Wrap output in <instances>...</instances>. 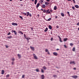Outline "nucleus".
<instances>
[{"instance_id": "nucleus-48", "label": "nucleus", "mask_w": 79, "mask_h": 79, "mask_svg": "<svg viewBox=\"0 0 79 79\" xmlns=\"http://www.w3.org/2000/svg\"><path fill=\"white\" fill-rule=\"evenodd\" d=\"M48 55H50V52H49V51L48 52Z\"/></svg>"}, {"instance_id": "nucleus-15", "label": "nucleus", "mask_w": 79, "mask_h": 79, "mask_svg": "<svg viewBox=\"0 0 79 79\" xmlns=\"http://www.w3.org/2000/svg\"><path fill=\"white\" fill-rule=\"evenodd\" d=\"M61 15L62 16H63V17H64V14L63 13H61Z\"/></svg>"}, {"instance_id": "nucleus-30", "label": "nucleus", "mask_w": 79, "mask_h": 79, "mask_svg": "<svg viewBox=\"0 0 79 79\" xmlns=\"http://www.w3.org/2000/svg\"><path fill=\"white\" fill-rule=\"evenodd\" d=\"M12 37V36H8L7 37V38H8V39H11Z\"/></svg>"}, {"instance_id": "nucleus-36", "label": "nucleus", "mask_w": 79, "mask_h": 79, "mask_svg": "<svg viewBox=\"0 0 79 79\" xmlns=\"http://www.w3.org/2000/svg\"><path fill=\"white\" fill-rule=\"evenodd\" d=\"M72 9H73V10H75V7L74 6H73L72 7Z\"/></svg>"}, {"instance_id": "nucleus-22", "label": "nucleus", "mask_w": 79, "mask_h": 79, "mask_svg": "<svg viewBox=\"0 0 79 79\" xmlns=\"http://www.w3.org/2000/svg\"><path fill=\"white\" fill-rule=\"evenodd\" d=\"M68 40V38H67L64 39V41H66V40Z\"/></svg>"}, {"instance_id": "nucleus-29", "label": "nucleus", "mask_w": 79, "mask_h": 79, "mask_svg": "<svg viewBox=\"0 0 79 79\" xmlns=\"http://www.w3.org/2000/svg\"><path fill=\"white\" fill-rule=\"evenodd\" d=\"M45 4H46V5H48L49 4V3H48V2H45Z\"/></svg>"}, {"instance_id": "nucleus-21", "label": "nucleus", "mask_w": 79, "mask_h": 79, "mask_svg": "<svg viewBox=\"0 0 79 79\" xmlns=\"http://www.w3.org/2000/svg\"><path fill=\"white\" fill-rule=\"evenodd\" d=\"M18 57H19V58H21V55H20V54H18Z\"/></svg>"}, {"instance_id": "nucleus-50", "label": "nucleus", "mask_w": 79, "mask_h": 79, "mask_svg": "<svg viewBox=\"0 0 79 79\" xmlns=\"http://www.w3.org/2000/svg\"><path fill=\"white\" fill-rule=\"evenodd\" d=\"M77 26H79V22H78V23H77Z\"/></svg>"}, {"instance_id": "nucleus-47", "label": "nucleus", "mask_w": 79, "mask_h": 79, "mask_svg": "<svg viewBox=\"0 0 79 79\" xmlns=\"http://www.w3.org/2000/svg\"><path fill=\"white\" fill-rule=\"evenodd\" d=\"M15 30L13 31V30H12L11 31V32H12V33H13V32H15Z\"/></svg>"}, {"instance_id": "nucleus-58", "label": "nucleus", "mask_w": 79, "mask_h": 79, "mask_svg": "<svg viewBox=\"0 0 79 79\" xmlns=\"http://www.w3.org/2000/svg\"><path fill=\"white\" fill-rule=\"evenodd\" d=\"M37 16H38V17H39V14Z\"/></svg>"}, {"instance_id": "nucleus-53", "label": "nucleus", "mask_w": 79, "mask_h": 79, "mask_svg": "<svg viewBox=\"0 0 79 79\" xmlns=\"http://www.w3.org/2000/svg\"><path fill=\"white\" fill-rule=\"evenodd\" d=\"M67 14H69V12H67Z\"/></svg>"}, {"instance_id": "nucleus-5", "label": "nucleus", "mask_w": 79, "mask_h": 79, "mask_svg": "<svg viewBox=\"0 0 79 79\" xmlns=\"http://www.w3.org/2000/svg\"><path fill=\"white\" fill-rule=\"evenodd\" d=\"M70 64H75V62L74 61H71L70 63Z\"/></svg>"}, {"instance_id": "nucleus-35", "label": "nucleus", "mask_w": 79, "mask_h": 79, "mask_svg": "<svg viewBox=\"0 0 79 79\" xmlns=\"http://www.w3.org/2000/svg\"><path fill=\"white\" fill-rule=\"evenodd\" d=\"M10 77V75L8 74L6 76V77Z\"/></svg>"}, {"instance_id": "nucleus-20", "label": "nucleus", "mask_w": 79, "mask_h": 79, "mask_svg": "<svg viewBox=\"0 0 79 79\" xmlns=\"http://www.w3.org/2000/svg\"><path fill=\"white\" fill-rule=\"evenodd\" d=\"M48 31V28L46 27L44 30V32H47Z\"/></svg>"}, {"instance_id": "nucleus-25", "label": "nucleus", "mask_w": 79, "mask_h": 79, "mask_svg": "<svg viewBox=\"0 0 79 79\" xmlns=\"http://www.w3.org/2000/svg\"><path fill=\"white\" fill-rule=\"evenodd\" d=\"M19 18L21 19L22 20H23V17L22 16H20L19 17Z\"/></svg>"}, {"instance_id": "nucleus-19", "label": "nucleus", "mask_w": 79, "mask_h": 79, "mask_svg": "<svg viewBox=\"0 0 79 79\" xmlns=\"http://www.w3.org/2000/svg\"><path fill=\"white\" fill-rule=\"evenodd\" d=\"M59 39H60V42H63V41L61 40V38H60V37H59Z\"/></svg>"}, {"instance_id": "nucleus-28", "label": "nucleus", "mask_w": 79, "mask_h": 79, "mask_svg": "<svg viewBox=\"0 0 79 79\" xmlns=\"http://www.w3.org/2000/svg\"><path fill=\"white\" fill-rule=\"evenodd\" d=\"M26 39H27V41H29V39H30V38H25Z\"/></svg>"}, {"instance_id": "nucleus-52", "label": "nucleus", "mask_w": 79, "mask_h": 79, "mask_svg": "<svg viewBox=\"0 0 79 79\" xmlns=\"http://www.w3.org/2000/svg\"><path fill=\"white\" fill-rule=\"evenodd\" d=\"M73 69H74V70H76V68H73Z\"/></svg>"}, {"instance_id": "nucleus-41", "label": "nucleus", "mask_w": 79, "mask_h": 79, "mask_svg": "<svg viewBox=\"0 0 79 79\" xmlns=\"http://www.w3.org/2000/svg\"><path fill=\"white\" fill-rule=\"evenodd\" d=\"M15 64V62H14V61H12V65H13V64Z\"/></svg>"}, {"instance_id": "nucleus-39", "label": "nucleus", "mask_w": 79, "mask_h": 79, "mask_svg": "<svg viewBox=\"0 0 79 79\" xmlns=\"http://www.w3.org/2000/svg\"><path fill=\"white\" fill-rule=\"evenodd\" d=\"M45 51L46 52H48V49H45Z\"/></svg>"}, {"instance_id": "nucleus-1", "label": "nucleus", "mask_w": 79, "mask_h": 79, "mask_svg": "<svg viewBox=\"0 0 79 79\" xmlns=\"http://www.w3.org/2000/svg\"><path fill=\"white\" fill-rule=\"evenodd\" d=\"M27 16H30V17L32 16V15H31V14H30L29 12H27Z\"/></svg>"}, {"instance_id": "nucleus-3", "label": "nucleus", "mask_w": 79, "mask_h": 79, "mask_svg": "<svg viewBox=\"0 0 79 79\" xmlns=\"http://www.w3.org/2000/svg\"><path fill=\"white\" fill-rule=\"evenodd\" d=\"M12 24L13 25V26H17L18 25L17 23H12Z\"/></svg>"}, {"instance_id": "nucleus-37", "label": "nucleus", "mask_w": 79, "mask_h": 79, "mask_svg": "<svg viewBox=\"0 0 79 79\" xmlns=\"http://www.w3.org/2000/svg\"><path fill=\"white\" fill-rule=\"evenodd\" d=\"M51 19H52V18H50L48 20V21H50L51 20Z\"/></svg>"}, {"instance_id": "nucleus-12", "label": "nucleus", "mask_w": 79, "mask_h": 79, "mask_svg": "<svg viewBox=\"0 0 79 79\" xmlns=\"http://www.w3.org/2000/svg\"><path fill=\"white\" fill-rule=\"evenodd\" d=\"M44 75H41V79H44Z\"/></svg>"}, {"instance_id": "nucleus-8", "label": "nucleus", "mask_w": 79, "mask_h": 79, "mask_svg": "<svg viewBox=\"0 0 79 79\" xmlns=\"http://www.w3.org/2000/svg\"><path fill=\"white\" fill-rule=\"evenodd\" d=\"M53 54L55 56H57L58 55V53H57L56 52H53Z\"/></svg>"}, {"instance_id": "nucleus-34", "label": "nucleus", "mask_w": 79, "mask_h": 79, "mask_svg": "<svg viewBox=\"0 0 79 79\" xmlns=\"http://www.w3.org/2000/svg\"><path fill=\"white\" fill-rule=\"evenodd\" d=\"M73 51L74 52V51H75V48H73L72 49Z\"/></svg>"}, {"instance_id": "nucleus-33", "label": "nucleus", "mask_w": 79, "mask_h": 79, "mask_svg": "<svg viewBox=\"0 0 79 79\" xmlns=\"http://www.w3.org/2000/svg\"><path fill=\"white\" fill-rule=\"evenodd\" d=\"M11 60H12V61H15V58H12L11 59Z\"/></svg>"}, {"instance_id": "nucleus-40", "label": "nucleus", "mask_w": 79, "mask_h": 79, "mask_svg": "<svg viewBox=\"0 0 79 79\" xmlns=\"http://www.w3.org/2000/svg\"><path fill=\"white\" fill-rule=\"evenodd\" d=\"M25 76V75H23L22 76V78H24V77Z\"/></svg>"}, {"instance_id": "nucleus-11", "label": "nucleus", "mask_w": 79, "mask_h": 79, "mask_svg": "<svg viewBox=\"0 0 79 79\" xmlns=\"http://www.w3.org/2000/svg\"><path fill=\"white\" fill-rule=\"evenodd\" d=\"M37 3V0H35L34 2L35 5H36Z\"/></svg>"}, {"instance_id": "nucleus-14", "label": "nucleus", "mask_w": 79, "mask_h": 79, "mask_svg": "<svg viewBox=\"0 0 79 79\" xmlns=\"http://www.w3.org/2000/svg\"><path fill=\"white\" fill-rule=\"evenodd\" d=\"M22 14L23 15H25V16L27 15V14L25 12H22Z\"/></svg>"}, {"instance_id": "nucleus-27", "label": "nucleus", "mask_w": 79, "mask_h": 79, "mask_svg": "<svg viewBox=\"0 0 79 79\" xmlns=\"http://www.w3.org/2000/svg\"><path fill=\"white\" fill-rule=\"evenodd\" d=\"M36 71L37 72H39V69H36Z\"/></svg>"}, {"instance_id": "nucleus-7", "label": "nucleus", "mask_w": 79, "mask_h": 79, "mask_svg": "<svg viewBox=\"0 0 79 79\" xmlns=\"http://www.w3.org/2000/svg\"><path fill=\"white\" fill-rule=\"evenodd\" d=\"M72 77L74 78V79H76L77 77V76H72Z\"/></svg>"}, {"instance_id": "nucleus-45", "label": "nucleus", "mask_w": 79, "mask_h": 79, "mask_svg": "<svg viewBox=\"0 0 79 79\" xmlns=\"http://www.w3.org/2000/svg\"><path fill=\"white\" fill-rule=\"evenodd\" d=\"M20 33H21V34H22V35L23 34V32H22V31H20L19 32Z\"/></svg>"}, {"instance_id": "nucleus-51", "label": "nucleus", "mask_w": 79, "mask_h": 79, "mask_svg": "<svg viewBox=\"0 0 79 79\" xmlns=\"http://www.w3.org/2000/svg\"><path fill=\"white\" fill-rule=\"evenodd\" d=\"M58 27H59L58 26H56V28H57V29H58Z\"/></svg>"}, {"instance_id": "nucleus-4", "label": "nucleus", "mask_w": 79, "mask_h": 79, "mask_svg": "<svg viewBox=\"0 0 79 79\" xmlns=\"http://www.w3.org/2000/svg\"><path fill=\"white\" fill-rule=\"evenodd\" d=\"M30 48L31 49V50H32V51H34V47H32V46H30Z\"/></svg>"}, {"instance_id": "nucleus-63", "label": "nucleus", "mask_w": 79, "mask_h": 79, "mask_svg": "<svg viewBox=\"0 0 79 79\" xmlns=\"http://www.w3.org/2000/svg\"><path fill=\"white\" fill-rule=\"evenodd\" d=\"M41 11H43L44 10L42 9H41Z\"/></svg>"}, {"instance_id": "nucleus-59", "label": "nucleus", "mask_w": 79, "mask_h": 79, "mask_svg": "<svg viewBox=\"0 0 79 79\" xmlns=\"http://www.w3.org/2000/svg\"><path fill=\"white\" fill-rule=\"evenodd\" d=\"M53 40V38H51V40Z\"/></svg>"}, {"instance_id": "nucleus-57", "label": "nucleus", "mask_w": 79, "mask_h": 79, "mask_svg": "<svg viewBox=\"0 0 79 79\" xmlns=\"http://www.w3.org/2000/svg\"><path fill=\"white\" fill-rule=\"evenodd\" d=\"M31 30H33V28L32 27L31 28Z\"/></svg>"}, {"instance_id": "nucleus-56", "label": "nucleus", "mask_w": 79, "mask_h": 79, "mask_svg": "<svg viewBox=\"0 0 79 79\" xmlns=\"http://www.w3.org/2000/svg\"><path fill=\"white\" fill-rule=\"evenodd\" d=\"M49 13H50V11H49V12H48V14H49Z\"/></svg>"}, {"instance_id": "nucleus-10", "label": "nucleus", "mask_w": 79, "mask_h": 79, "mask_svg": "<svg viewBox=\"0 0 79 79\" xmlns=\"http://www.w3.org/2000/svg\"><path fill=\"white\" fill-rule=\"evenodd\" d=\"M4 73L5 71H4V70H2V74H4Z\"/></svg>"}, {"instance_id": "nucleus-60", "label": "nucleus", "mask_w": 79, "mask_h": 79, "mask_svg": "<svg viewBox=\"0 0 79 79\" xmlns=\"http://www.w3.org/2000/svg\"><path fill=\"white\" fill-rule=\"evenodd\" d=\"M50 11H51V12H52V10H50Z\"/></svg>"}, {"instance_id": "nucleus-64", "label": "nucleus", "mask_w": 79, "mask_h": 79, "mask_svg": "<svg viewBox=\"0 0 79 79\" xmlns=\"http://www.w3.org/2000/svg\"><path fill=\"white\" fill-rule=\"evenodd\" d=\"M68 1H71V0H67Z\"/></svg>"}, {"instance_id": "nucleus-16", "label": "nucleus", "mask_w": 79, "mask_h": 79, "mask_svg": "<svg viewBox=\"0 0 79 79\" xmlns=\"http://www.w3.org/2000/svg\"><path fill=\"white\" fill-rule=\"evenodd\" d=\"M57 9V7H56V6H55L54 7V10H56Z\"/></svg>"}, {"instance_id": "nucleus-38", "label": "nucleus", "mask_w": 79, "mask_h": 79, "mask_svg": "<svg viewBox=\"0 0 79 79\" xmlns=\"http://www.w3.org/2000/svg\"><path fill=\"white\" fill-rule=\"evenodd\" d=\"M43 8H45V5L44 4H43Z\"/></svg>"}, {"instance_id": "nucleus-32", "label": "nucleus", "mask_w": 79, "mask_h": 79, "mask_svg": "<svg viewBox=\"0 0 79 79\" xmlns=\"http://www.w3.org/2000/svg\"><path fill=\"white\" fill-rule=\"evenodd\" d=\"M14 34H15V35H16L17 34V32H16V31H14Z\"/></svg>"}, {"instance_id": "nucleus-9", "label": "nucleus", "mask_w": 79, "mask_h": 79, "mask_svg": "<svg viewBox=\"0 0 79 79\" xmlns=\"http://www.w3.org/2000/svg\"><path fill=\"white\" fill-rule=\"evenodd\" d=\"M43 69H44V70H46L47 69V67H45V66H44L43 67Z\"/></svg>"}, {"instance_id": "nucleus-26", "label": "nucleus", "mask_w": 79, "mask_h": 79, "mask_svg": "<svg viewBox=\"0 0 79 79\" xmlns=\"http://www.w3.org/2000/svg\"><path fill=\"white\" fill-rule=\"evenodd\" d=\"M43 13H46V10H43Z\"/></svg>"}, {"instance_id": "nucleus-62", "label": "nucleus", "mask_w": 79, "mask_h": 79, "mask_svg": "<svg viewBox=\"0 0 79 79\" xmlns=\"http://www.w3.org/2000/svg\"><path fill=\"white\" fill-rule=\"evenodd\" d=\"M56 50H59V49H56Z\"/></svg>"}, {"instance_id": "nucleus-61", "label": "nucleus", "mask_w": 79, "mask_h": 79, "mask_svg": "<svg viewBox=\"0 0 79 79\" xmlns=\"http://www.w3.org/2000/svg\"><path fill=\"white\" fill-rule=\"evenodd\" d=\"M68 16H70V14H69V15H68Z\"/></svg>"}, {"instance_id": "nucleus-17", "label": "nucleus", "mask_w": 79, "mask_h": 79, "mask_svg": "<svg viewBox=\"0 0 79 79\" xmlns=\"http://www.w3.org/2000/svg\"><path fill=\"white\" fill-rule=\"evenodd\" d=\"M49 28L50 29H52V27L51 25L49 26Z\"/></svg>"}, {"instance_id": "nucleus-43", "label": "nucleus", "mask_w": 79, "mask_h": 79, "mask_svg": "<svg viewBox=\"0 0 79 79\" xmlns=\"http://www.w3.org/2000/svg\"><path fill=\"white\" fill-rule=\"evenodd\" d=\"M70 46H73V43H70Z\"/></svg>"}, {"instance_id": "nucleus-44", "label": "nucleus", "mask_w": 79, "mask_h": 79, "mask_svg": "<svg viewBox=\"0 0 79 79\" xmlns=\"http://www.w3.org/2000/svg\"><path fill=\"white\" fill-rule=\"evenodd\" d=\"M10 34H11V33H10V32H9V33L7 34V35H10Z\"/></svg>"}, {"instance_id": "nucleus-24", "label": "nucleus", "mask_w": 79, "mask_h": 79, "mask_svg": "<svg viewBox=\"0 0 79 79\" xmlns=\"http://www.w3.org/2000/svg\"><path fill=\"white\" fill-rule=\"evenodd\" d=\"M57 75H53V76L54 77H57Z\"/></svg>"}, {"instance_id": "nucleus-55", "label": "nucleus", "mask_w": 79, "mask_h": 79, "mask_svg": "<svg viewBox=\"0 0 79 79\" xmlns=\"http://www.w3.org/2000/svg\"><path fill=\"white\" fill-rule=\"evenodd\" d=\"M47 1L48 2H50V0H47Z\"/></svg>"}, {"instance_id": "nucleus-18", "label": "nucleus", "mask_w": 79, "mask_h": 79, "mask_svg": "<svg viewBox=\"0 0 79 79\" xmlns=\"http://www.w3.org/2000/svg\"><path fill=\"white\" fill-rule=\"evenodd\" d=\"M50 11V10L49 9H48L46 10V14H48V12Z\"/></svg>"}, {"instance_id": "nucleus-6", "label": "nucleus", "mask_w": 79, "mask_h": 79, "mask_svg": "<svg viewBox=\"0 0 79 79\" xmlns=\"http://www.w3.org/2000/svg\"><path fill=\"white\" fill-rule=\"evenodd\" d=\"M39 6H40V4L39 3H38L37 4L36 6V8H38L39 7Z\"/></svg>"}, {"instance_id": "nucleus-31", "label": "nucleus", "mask_w": 79, "mask_h": 79, "mask_svg": "<svg viewBox=\"0 0 79 79\" xmlns=\"http://www.w3.org/2000/svg\"><path fill=\"white\" fill-rule=\"evenodd\" d=\"M41 73H44V70L43 69H41Z\"/></svg>"}, {"instance_id": "nucleus-49", "label": "nucleus", "mask_w": 79, "mask_h": 79, "mask_svg": "<svg viewBox=\"0 0 79 79\" xmlns=\"http://www.w3.org/2000/svg\"><path fill=\"white\" fill-rule=\"evenodd\" d=\"M64 47L65 48H67V47H66V45H64Z\"/></svg>"}, {"instance_id": "nucleus-2", "label": "nucleus", "mask_w": 79, "mask_h": 79, "mask_svg": "<svg viewBox=\"0 0 79 79\" xmlns=\"http://www.w3.org/2000/svg\"><path fill=\"white\" fill-rule=\"evenodd\" d=\"M33 56L35 60H37L38 58L37 56H36V55H35V54H33Z\"/></svg>"}, {"instance_id": "nucleus-54", "label": "nucleus", "mask_w": 79, "mask_h": 79, "mask_svg": "<svg viewBox=\"0 0 79 79\" xmlns=\"http://www.w3.org/2000/svg\"><path fill=\"white\" fill-rule=\"evenodd\" d=\"M6 48H8V47L7 45H6Z\"/></svg>"}, {"instance_id": "nucleus-46", "label": "nucleus", "mask_w": 79, "mask_h": 79, "mask_svg": "<svg viewBox=\"0 0 79 79\" xmlns=\"http://www.w3.org/2000/svg\"><path fill=\"white\" fill-rule=\"evenodd\" d=\"M55 18L56 19H57L58 18V16H55Z\"/></svg>"}, {"instance_id": "nucleus-13", "label": "nucleus", "mask_w": 79, "mask_h": 79, "mask_svg": "<svg viewBox=\"0 0 79 79\" xmlns=\"http://www.w3.org/2000/svg\"><path fill=\"white\" fill-rule=\"evenodd\" d=\"M75 8H78L79 6H78V5H75Z\"/></svg>"}, {"instance_id": "nucleus-42", "label": "nucleus", "mask_w": 79, "mask_h": 79, "mask_svg": "<svg viewBox=\"0 0 79 79\" xmlns=\"http://www.w3.org/2000/svg\"><path fill=\"white\" fill-rule=\"evenodd\" d=\"M73 2V3H76V1H75V0H72Z\"/></svg>"}, {"instance_id": "nucleus-23", "label": "nucleus", "mask_w": 79, "mask_h": 79, "mask_svg": "<svg viewBox=\"0 0 79 79\" xmlns=\"http://www.w3.org/2000/svg\"><path fill=\"white\" fill-rule=\"evenodd\" d=\"M40 1L41 2V4H43V3H44V1H43V0H41Z\"/></svg>"}]
</instances>
